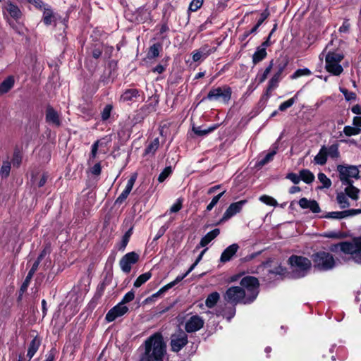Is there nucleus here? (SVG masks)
Wrapping results in <instances>:
<instances>
[{
  "mask_svg": "<svg viewBox=\"0 0 361 361\" xmlns=\"http://www.w3.org/2000/svg\"><path fill=\"white\" fill-rule=\"evenodd\" d=\"M172 173L171 166H166L159 174L158 181L159 183L164 182Z\"/></svg>",
  "mask_w": 361,
  "mask_h": 361,
  "instance_id": "42",
  "label": "nucleus"
},
{
  "mask_svg": "<svg viewBox=\"0 0 361 361\" xmlns=\"http://www.w3.org/2000/svg\"><path fill=\"white\" fill-rule=\"evenodd\" d=\"M220 299V295L218 292H212L209 294L205 300V305L208 308L214 307Z\"/></svg>",
  "mask_w": 361,
  "mask_h": 361,
  "instance_id": "28",
  "label": "nucleus"
},
{
  "mask_svg": "<svg viewBox=\"0 0 361 361\" xmlns=\"http://www.w3.org/2000/svg\"><path fill=\"white\" fill-rule=\"evenodd\" d=\"M113 106L111 104H107L104 108L103 111L101 113V117L102 121H106L109 118L111 112L112 111Z\"/></svg>",
  "mask_w": 361,
  "mask_h": 361,
  "instance_id": "46",
  "label": "nucleus"
},
{
  "mask_svg": "<svg viewBox=\"0 0 361 361\" xmlns=\"http://www.w3.org/2000/svg\"><path fill=\"white\" fill-rule=\"evenodd\" d=\"M268 16L269 13L267 10H265L264 13H261L260 18L258 19L257 24L250 30V32H255Z\"/></svg>",
  "mask_w": 361,
  "mask_h": 361,
  "instance_id": "47",
  "label": "nucleus"
},
{
  "mask_svg": "<svg viewBox=\"0 0 361 361\" xmlns=\"http://www.w3.org/2000/svg\"><path fill=\"white\" fill-rule=\"evenodd\" d=\"M46 121L56 126L61 124L59 114L51 106H48L46 110Z\"/></svg>",
  "mask_w": 361,
  "mask_h": 361,
  "instance_id": "17",
  "label": "nucleus"
},
{
  "mask_svg": "<svg viewBox=\"0 0 361 361\" xmlns=\"http://www.w3.org/2000/svg\"><path fill=\"white\" fill-rule=\"evenodd\" d=\"M353 125L357 128H360L361 133V116H355L353 119Z\"/></svg>",
  "mask_w": 361,
  "mask_h": 361,
  "instance_id": "64",
  "label": "nucleus"
},
{
  "mask_svg": "<svg viewBox=\"0 0 361 361\" xmlns=\"http://www.w3.org/2000/svg\"><path fill=\"white\" fill-rule=\"evenodd\" d=\"M22 161V155L18 149H15L13 159H12V163L14 166L19 167Z\"/></svg>",
  "mask_w": 361,
  "mask_h": 361,
  "instance_id": "41",
  "label": "nucleus"
},
{
  "mask_svg": "<svg viewBox=\"0 0 361 361\" xmlns=\"http://www.w3.org/2000/svg\"><path fill=\"white\" fill-rule=\"evenodd\" d=\"M240 286H231L224 293L223 297L228 303L250 304L257 297L259 293V281L256 277L247 276L240 282Z\"/></svg>",
  "mask_w": 361,
  "mask_h": 361,
  "instance_id": "1",
  "label": "nucleus"
},
{
  "mask_svg": "<svg viewBox=\"0 0 361 361\" xmlns=\"http://www.w3.org/2000/svg\"><path fill=\"white\" fill-rule=\"evenodd\" d=\"M311 71L308 68L298 69L293 75L291 76L292 78H297L303 75H311Z\"/></svg>",
  "mask_w": 361,
  "mask_h": 361,
  "instance_id": "49",
  "label": "nucleus"
},
{
  "mask_svg": "<svg viewBox=\"0 0 361 361\" xmlns=\"http://www.w3.org/2000/svg\"><path fill=\"white\" fill-rule=\"evenodd\" d=\"M188 339L187 334L181 329L171 334L170 342L171 350L176 353L179 352L187 345Z\"/></svg>",
  "mask_w": 361,
  "mask_h": 361,
  "instance_id": "9",
  "label": "nucleus"
},
{
  "mask_svg": "<svg viewBox=\"0 0 361 361\" xmlns=\"http://www.w3.org/2000/svg\"><path fill=\"white\" fill-rule=\"evenodd\" d=\"M343 133L348 137L357 135L360 134V128H355L354 126H346L343 128Z\"/></svg>",
  "mask_w": 361,
  "mask_h": 361,
  "instance_id": "39",
  "label": "nucleus"
},
{
  "mask_svg": "<svg viewBox=\"0 0 361 361\" xmlns=\"http://www.w3.org/2000/svg\"><path fill=\"white\" fill-rule=\"evenodd\" d=\"M286 178L292 181L294 184H298L300 181V176L294 173L287 174Z\"/></svg>",
  "mask_w": 361,
  "mask_h": 361,
  "instance_id": "57",
  "label": "nucleus"
},
{
  "mask_svg": "<svg viewBox=\"0 0 361 361\" xmlns=\"http://www.w3.org/2000/svg\"><path fill=\"white\" fill-rule=\"evenodd\" d=\"M220 233V230L219 228H215L212 231L207 233L204 236H203L200 242L199 247H203L207 245L212 240H214L216 237H217Z\"/></svg>",
  "mask_w": 361,
  "mask_h": 361,
  "instance_id": "20",
  "label": "nucleus"
},
{
  "mask_svg": "<svg viewBox=\"0 0 361 361\" xmlns=\"http://www.w3.org/2000/svg\"><path fill=\"white\" fill-rule=\"evenodd\" d=\"M350 24L348 20H345L339 28V31L343 33H348L350 30Z\"/></svg>",
  "mask_w": 361,
  "mask_h": 361,
  "instance_id": "61",
  "label": "nucleus"
},
{
  "mask_svg": "<svg viewBox=\"0 0 361 361\" xmlns=\"http://www.w3.org/2000/svg\"><path fill=\"white\" fill-rule=\"evenodd\" d=\"M288 275L286 269L281 266H279L272 270V279L274 278L276 279H282Z\"/></svg>",
  "mask_w": 361,
  "mask_h": 361,
  "instance_id": "37",
  "label": "nucleus"
},
{
  "mask_svg": "<svg viewBox=\"0 0 361 361\" xmlns=\"http://www.w3.org/2000/svg\"><path fill=\"white\" fill-rule=\"evenodd\" d=\"M30 4L34 5L37 8L44 9V7H47V5H44L42 0H26Z\"/></svg>",
  "mask_w": 361,
  "mask_h": 361,
  "instance_id": "58",
  "label": "nucleus"
},
{
  "mask_svg": "<svg viewBox=\"0 0 361 361\" xmlns=\"http://www.w3.org/2000/svg\"><path fill=\"white\" fill-rule=\"evenodd\" d=\"M159 147V140L158 137L154 139L145 148L143 155H154Z\"/></svg>",
  "mask_w": 361,
  "mask_h": 361,
  "instance_id": "29",
  "label": "nucleus"
},
{
  "mask_svg": "<svg viewBox=\"0 0 361 361\" xmlns=\"http://www.w3.org/2000/svg\"><path fill=\"white\" fill-rule=\"evenodd\" d=\"M270 159H271V152H268L264 158H262V159H259L256 162L255 167L261 168L262 166H263L264 165L267 164L269 161Z\"/></svg>",
  "mask_w": 361,
  "mask_h": 361,
  "instance_id": "51",
  "label": "nucleus"
},
{
  "mask_svg": "<svg viewBox=\"0 0 361 361\" xmlns=\"http://www.w3.org/2000/svg\"><path fill=\"white\" fill-rule=\"evenodd\" d=\"M187 276V274L185 273L182 275H178L175 280L170 282L169 283L166 284V286H163L158 292H157L155 294L153 295V297H157L158 295H160L161 294H163L164 293L166 292L168 290L178 284L179 282H180L184 278Z\"/></svg>",
  "mask_w": 361,
  "mask_h": 361,
  "instance_id": "21",
  "label": "nucleus"
},
{
  "mask_svg": "<svg viewBox=\"0 0 361 361\" xmlns=\"http://www.w3.org/2000/svg\"><path fill=\"white\" fill-rule=\"evenodd\" d=\"M54 12L49 6L44 7L43 22L46 25H50L54 21Z\"/></svg>",
  "mask_w": 361,
  "mask_h": 361,
  "instance_id": "25",
  "label": "nucleus"
},
{
  "mask_svg": "<svg viewBox=\"0 0 361 361\" xmlns=\"http://www.w3.org/2000/svg\"><path fill=\"white\" fill-rule=\"evenodd\" d=\"M339 178L343 184L348 185L353 183L352 178H359V170L356 166H338Z\"/></svg>",
  "mask_w": 361,
  "mask_h": 361,
  "instance_id": "8",
  "label": "nucleus"
},
{
  "mask_svg": "<svg viewBox=\"0 0 361 361\" xmlns=\"http://www.w3.org/2000/svg\"><path fill=\"white\" fill-rule=\"evenodd\" d=\"M294 103H295V98L294 97L290 98L288 100H287V101L283 102L282 104H281V105L279 106V109L280 111H284L286 109L290 107Z\"/></svg>",
  "mask_w": 361,
  "mask_h": 361,
  "instance_id": "54",
  "label": "nucleus"
},
{
  "mask_svg": "<svg viewBox=\"0 0 361 361\" xmlns=\"http://www.w3.org/2000/svg\"><path fill=\"white\" fill-rule=\"evenodd\" d=\"M239 246L236 243H233L226 247L221 253L220 261L223 263L227 262L237 252Z\"/></svg>",
  "mask_w": 361,
  "mask_h": 361,
  "instance_id": "18",
  "label": "nucleus"
},
{
  "mask_svg": "<svg viewBox=\"0 0 361 361\" xmlns=\"http://www.w3.org/2000/svg\"><path fill=\"white\" fill-rule=\"evenodd\" d=\"M32 277H33V275L31 274V273L27 274L25 281H23V284L21 285V287H20V290L22 292H24L27 290Z\"/></svg>",
  "mask_w": 361,
  "mask_h": 361,
  "instance_id": "56",
  "label": "nucleus"
},
{
  "mask_svg": "<svg viewBox=\"0 0 361 361\" xmlns=\"http://www.w3.org/2000/svg\"><path fill=\"white\" fill-rule=\"evenodd\" d=\"M271 91V80H269L267 87L266 89L265 92L262 94V97L260 98L259 102H258V108L260 109H263L266 104L268 102V100L269 99V92Z\"/></svg>",
  "mask_w": 361,
  "mask_h": 361,
  "instance_id": "32",
  "label": "nucleus"
},
{
  "mask_svg": "<svg viewBox=\"0 0 361 361\" xmlns=\"http://www.w3.org/2000/svg\"><path fill=\"white\" fill-rule=\"evenodd\" d=\"M168 226H162L157 231V233L156 234L155 237L154 238V240H157L159 239L161 236L164 235L166 230L168 229Z\"/></svg>",
  "mask_w": 361,
  "mask_h": 361,
  "instance_id": "63",
  "label": "nucleus"
},
{
  "mask_svg": "<svg viewBox=\"0 0 361 361\" xmlns=\"http://www.w3.org/2000/svg\"><path fill=\"white\" fill-rule=\"evenodd\" d=\"M247 203L246 200H243L236 202H233L229 205L226 212H224L222 218L218 224H221L228 220L230 218L239 213L243 207Z\"/></svg>",
  "mask_w": 361,
  "mask_h": 361,
  "instance_id": "11",
  "label": "nucleus"
},
{
  "mask_svg": "<svg viewBox=\"0 0 361 361\" xmlns=\"http://www.w3.org/2000/svg\"><path fill=\"white\" fill-rule=\"evenodd\" d=\"M298 203L300 207L309 209L313 213H319L320 212L319 204L315 200H310L303 197L299 200Z\"/></svg>",
  "mask_w": 361,
  "mask_h": 361,
  "instance_id": "19",
  "label": "nucleus"
},
{
  "mask_svg": "<svg viewBox=\"0 0 361 361\" xmlns=\"http://www.w3.org/2000/svg\"><path fill=\"white\" fill-rule=\"evenodd\" d=\"M270 72L271 63L268 65L264 70L259 71L255 77V81L257 82V84L259 85L264 82L267 79V77L269 75Z\"/></svg>",
  "mask_w": 361,
  "mask_h": 361,
  "instance_id": "31",
  "label": "nucleus"
},
{
  "mask_svg": "<svg viewBox=\"0 0 361 361\" xmlns=\"http://www.w3.org/2000/svg\"><path fill=\"white\" fill-rule=\"evenodd\" d=\"M162 49V45L160 43H155L149 47L147 57L149 59H154L159 56L160 51Z\"/></svg>",
  "mask_w": 361,
  "mask_h": 361,
  "instance_id": "26",
  "label": "nucleus"
},
{
  "mask_svg": "<svg viewBox=\"0 0 361 361\" xmlns=\"http://www.w3.org/2000/svg\"><path fill=\"white\" fill-rule=\"evenodd\" d=\"M144 351L140 361H164L166 354V345L160 332L148 337L143 343Z\"/></svg>",
  "mask_w": 361,
  "mask_h": 361,
  "instance_id": "2",
  "label": "nucleus"
},
{
  "mask_svg": "<svg viewBox=\"0 0 361 361\" xmlns=\"http://www.w3.org/2000/svg\"><path fill=\"white\" fill-rule=\"evenodd\" d=\"M182 208V201L178 199L176 202L171 207L169 212L170 213H176L179 212Z\"/></svg>",
  "mask_w": 361,
  "mask_h": 361,
  "instance_id": "55",
  "label": "nucleus"
},
{
  "mask_svg": "<svg viewBox=\"0 0 361 361\" xmlns=\"http://www.w3.org/2000/svg\"><path fill=\"white\" fill-rule=\"evenodd\" d=\"M139 96V91L137 89H128L126 90L121 97L123 102H130Z\"/></svg>",
  "mask_w": 361,
  "mask_h": 361,
  "instance_id": "30",
  "label": "nucleus"
},
{
  "mask_svg": "<svg viewBox=\"0 0 361 361\" xmlns=\"http://www.w3.org/2000/svg\"><path fill=\"white\" fill-rule=\"evenodd\" d=\"M300 180L309 184L314 180V174L307 169H303L300 171Z\"/></svg>",
  "mask_w": 361,
  "mask_h": 361,
  "instance_id": "36",
  "label": "nucleus"
},
{
  "mask_svg": "<svg viewBox=\"0 0 361 361\" xmlns=\"http://www.w3.org/2000/svg\"><path fill=\"white\" fill-rule=\"evenodd\" d=\"M193 132L198 136H204L207 135V129H202V126L192 127Z\"/></svg>",
  "mask_w": 361,
  "mask_h": 361,
  "instance_id": "59",
  "label": "nucleus"
},
{
  "mask_svg": "<svg viewBox=\"0 0 361 361\" xmlns=\"http://www.w3.org/2000/svg\"><path fill=\"white\" fill-rule=\"evenodd\" d=\"M51 252V246L49 244H47L43 250L41 251L39 255L37 258L39 261H42L47 255H49Z\"/></svg>",
  "mask_w": 361,
  "mask_h": 361,
  "instance_id": "52",
  "label": "nucleus"
},
{
  "mask_svg": "<svg viewBox=\"0 0 361 361\" xmlns=\"http://www.w3.org/2000/svg\"><path fill=\"white\" fill-rule=\"evenodd\" d=\"M318 179L323 184V188H329L331 185V180L324 173H319Z\"/></svg>",
  "mask_w": 361,
  "mask_h": 361,
  "instance_id": "44",
  "label": "nucleus"
},
{
  "mask_svg": "<svg viewBox=\"0 0 361 361\" xmlns=\"http://www.w3.org/2000/svg\"><path fill=\"white\" fill-rule=\"evenodd\" d=\"M136 178H137L136 174H134L133 176H132L130 178V179L128 180V183L126 184L125 189L123 190L124 191H126V192L130 194V192H131V190L133 189L134 183L135 182Z\"/></svg>",
  "mask_w": 361,
  "mask_h": 361,
  "instance_id": "50",
  "label": "nucleus"
},
{
  "mask_svg": "<svg viewBox=\"0 0 361 361\" xmlns=\"http://www.w3.org/2000/svg\"><path fill=\"white\" fill-rule=\"evenodd\" d=\"M226 192V191H223L222 192L219 193V195L214 196L210 203L207 206L206 211L210 212L214 207L218 203L220 198L224 195V194Z\"/></svg>",
  "mask_w": 361,
  "mask_h": 361,
  "instance_id": "43",
  "label": "nucleus"
},
{
  "mask_svg": "<svg viewBox=\"0 0 361 361\" xmlns=\"http://www.w3.org/2000/svg\"><path fill=\"white\" fill-rule=\"evenodd\" d=\"M6 9L9 15L14 19L18 20L21 18L22 13L18 6L9 2L6 6Z\"/></svg>",
  "mask_w": 361,
  "mask_h": 361,
  "instance_id": "24",
  "label": "nucleus"
},
{
  "mask_svg": "<svg viewBox=\"0 0 361 361\" xmlns=\"http://www.w3.org/2000/svg\"><path fill=\"white\" fill-rule=\"evenodd\" d=\"M361 214V209H352L344 211H336L326 213L323 217L326 219H343Z\"/></svg>",
  "mask_w": 361,
  "mask_h": 361,
  "instance_id": "12",
  "label": "nucleus"
},
{
  "mask_svg": "<svg viewBox=\"0 0 361 361\" xmlns=\"http://www.w3.org/2000/svg\"><path fill=\"white\" fill-rule=\"evenodd\" d=\"M271 39V32L267 35V40L264 41L260 46L257 48L256 51L252 55V62L257 64L262 61L267 55V47L269 45V40Z\"/></svg>",
  "mask_w": 361,
  "mask_h": 361,
  "instance_id": "14",
  "label": "nucleus"
},
{
  "mask_svg": "<svg viewBox=\"0 0 361 361\" xmlns=\"http://www.w3.org/2000/svg\"><path fill=\"white\" fill-rule=\"evenodd\" d=\"M326 154L331 159H337L339 157L338 145L334 144L330 146H326Z\"/></svg>",
  "mask_w": 361,
  "mask_h": 361,
  "instance_id": "33",
  "label": "nucleus"
},
{
  "mask_svg": "<svg viewBox=\"0 0 361 361\" xmlns=\"http://www.w3.org/2000/svg\"><path fill=\"white\" fill-rule=\"evenodd\" d=\"M134 298H135L134 291L133 290H130V291H129V292H128L127 293L125 294V295L123 296L121 303L124 305L126 303L131 302L132 300H133Z\"/></svg>",
  "mask_w": 361,
  "mask_h": 361,
  "instance_id": "53",
  "label": "nucleus"
},
{
  "mask_svg": "<svg viewBox=\"0 0 361 361\" xmlns=\"http://www.w3.org/2000/svg\"><path fill=\"white\" fill-rule=\"evenodd\" d=\"M56 353V348H52L46 355V359L44 361H54Z\"/></svg>",
  "mask_w": 361,
  "mask_h": 361,
  "instance_id": "60",
  "label": "nucleus"
},
{
  "mask_svg": "<svg viewBox=\"0 0 361 361\" xmlns=\"http://www.w3.org/2000/svg\"><path fill=\"white\" fill-rule=\"evenodd\" d=\"M11 171V162L9 161H4L1 170L0 176L2 178H7L9 176Z\"/></svg>",
  "mask_w": 361,
  "mask_h": 361,
  "instance_id": "40",
  "label": "nucleus"
},
{
  "mask_svg": "<svg viewBox=\"0 0 361 361\" xmlns=\"http://www.w3.org/2000/svg\"><path fill=\"white\" fill-rule=\"evenodd\" d=\"M213 51H214V50L210 49L208 45H205L192 53V61L194 62H197L201 60H204Z\"/></svg>",
  "mask_w": 361,
  "mask_h": 361,
  "instance_id": "16",
  "label": "nucleus"
},
{
  "mask_svg": "<svg viewBox=\"0 0 361 361\" xmlns=\"http://www.w3.org/2000/svg\"><path fill=\"white\" fill-rule=\"evenodd\" d=\"M152 276L150 272H146L140 275L134 282V287L139 288L145 282H147Z\"/></svg>",
  "mask_w": 361,
  "mask_h": 361,
  "instance_id": "38",
  "label": "nucleus"
},
{
  "mask_svg": "<svg viewBox=\"0 0 361 361\" xmlns=\"http://www.w3.org/2000/svg\"><path fill=\"white\" fill-rule=\"evenodd\" d=\"M331 46L332 42L327 44L322 54H325V67L326 71L334 75H339L343 71V68L340 63L343 59L344 55L339 50L334 51Z\"/></svg>",
  "mask_w": 361,
  "mask_h": 361,
  "instance_id": "3",
  "label": "nucleus"
},
{
  "mask_svg": "<svg viewBox=\"0 0 361 361\" xmlns=\"http://www.w3.org/2000/svg\"><path fill=\"white\" fill-rule=\"evenodd\" d=\"M204 2V0H192L190 2L188 10L191 12H195L201 8Z\"/></svg>",
  "mask_w": 361,
  "mask_h": 361,
  "instance_id": "45",
  "label": "nucleus"
},
{
  "mask_svg": "<svg viewBox=\"0 0 361 361\" xmlns=\"http://www.w3.org/2000/svg\"><path fill=\"white\" fill-rule=\"evenodd\" d=\"M204 319L199 315L190 317L185 322V329L188 333L196 332L204 326Z\"/></svg>",
  "mask_w": 361,
  "mask_h": 361,
  "instance_id": "13",
  "label": "nucleus"
},
{
  "mask_svg": "<svg viewBox=\"0 0 361 361\" xmlns=\"http://www.w3.org/2000/svg\"><path fill=\"white\" fill-rule=\"evenodd\" d=\"M312 259L314 267L322 271L332 269L336 264L332 255L325 251H319L313 254Z\"/></svg>",
  "mask_w": 361,
  "mask_h": 361,
  "instance_id": "7",
  "label": "nucleus"
},
{
  "mask_svg": "<svg viewBox=\"0 0 361 361\" xmlns=\"http://www.w3.org/2000/svg\"><path fill=\"white\" fill-rule=\"evenodd\" d=\"M102 171V166L100 163L95 164L90 169V172L95 176L100 175Z\"/></svg>",
  "mask_w": 361,
  "mask_h": 361,
  "instance_id": "62",
  "label": "nucleus"
},
{
  "mask_svg": "<svg viewBox=\"0 0 361 361\" xmlns=\"http://www.w3.org/2000/svg\"><path fill=\"white\" fill-rule=\"evenodd\" d=\"M326 146L323 145L322 146L321 149H319V152L318 154L314 157V163L323 166L324 165L327 161V156L326 154Z\"/></svg>",
  "mask_w": 361,
  "mask_h": 361,
  "instance_id": "27",
  "label": "nucleus"
},
{
  "mask_svg": "<svg viewBox=\"0 0 361 361\" xmlns=\"http://www.w3.org/2000/svg\"><path fill=\"white\" fill-rule=\"evenodd\" d=\"M338 247L343 252L351 255L353 259L356 263L361 264V238H355L352 242H343L333 245L331 250L336 251Z\"/></svg>",
  "mask_w": 361,
  "mask_h": 361,
  "instance_id": "5",
  "label": "nucleus"
},
{
  "mask_svg": "<svg viewBox=\"0 0 361 361\" xmlns=\"http://www.w3.org/2000/svg\"><path fill=\"white\" fill-rule=\"evenodd\" d=\"M41 344V339L35 336L30 342L29 345V348L27 350V356L30 360L36 353V352L38 350L39 346Z\"/></svg>",
  "mask_w": 361,
  "mask_h": 361,
  "instance_id": "23",
  "label": "nucleus"
},
{
  "mask_svg": "<svg viewBox=\"0 0 361 361\" xmlns=\"http://www.w3.org/2000/svg\"><path fill=\"white\" fill-rule=\"evenodd\" d=\"M340 91L343 94L347 101H352L356 99V94L353 92H349L345 88L340 87Z\"/></svg>",
  "mask_w": 361,
  "mask_h": 361,
  "instance_id": "48",
  "label": "nucleus"
},
{
  "mask_svg": "<svg viewBox=\"0 0 361 361\" xmlns=\"http://www.w3.org/2000/svg\"><path fill=\"white\" fill-rule=\"evenodd\" d=\"M128 311V308L120 302L107 312L105 316V319L108 322H111L116 318L124 315Z\"/></svg>",
  "mask_w": 361,
  "mask_h": 361,
  "instance_id": "15",
  "label": "nucleus"
},
{
  "mask_svg": "<svg viewBox=\"0 0 361 361\" xmlns=\"http://www.w3.org/2000/svg\"><path fill=\"white\" fill-rule=\"evenodd\" d=\"M337 202L342 209L347 208L350 206L348 202V196L345 193H338L336 197Z\"/></svg>",
  "mask_w": 361,
  "mask_h": 361,
  "instance_id": "34",
  "label": "nucleus"
},
{
  "mask_svg": "<svg viewBox=\"0 0 361 361\" xmlns=\"http://www.w3.org/2000/svg\"><path fill=\"white\" fill-rule=\"evenodd\" d=\"M139 258V255L135 252H130L126 254L119 262L121 269L124 273L129 274L131 271L132 265L136 264Z\"/></svg>",
  "mask_w": 361,
  "mask_h": 361,
  "instance_id": "10",
  "label": "nucleus"
},
{
  "mask_svg": "<svg viewBox=\"0 0 361 361\" xmlns=\"http://www.w3.org/2000/svg\"><path fill=\"white\" fill-rule=\"evenodd\" d=\"M345 193L352 200H357L358 199L359 190L354 187L352 183L348 184L345 188Z\"/></svg>",
  "mask_w": 361,
  "mask_h": 361,
  "instance_id": "35",
  "label": "nucleus"
},
{
  "mask_svg": "<svg viewBox=\"0 0 361 361\" xmlns=\"http://www.w3.org/2000/svg\"><path fill=\"white\" fill-rule=\"evenodd\" d=\"M15 83V79L13 75L7 77L0 84V94H6L9 92L13 87Z\"/></svg>",
  "mask_w": 361,
  "mask_h": 361,
  "instance_id": "22",
  "label": "nucleus"
},
{
  "mask_svg": "<svg viewBox=\"0 0 361 361\" xmlns=\"http://www.w3.org/2000/svg\"><path fill=\"white\" fill-rule=\"evenodd\" d=\"M288 262L290 267V275L293 279L306 276L312 266L311 261L302 256L293 255L289 258Z\"/></svg>",
  "mask_w": 361,
  "mask_h": 361,
  "instance_id": "4",
  "label": "nucleus"
},
{
  "mask_svg": "<svg viewBox=\"0 0 361 361\" xmlns=\"http://www.w3.org/2000/svg\"><path fill=\"white\" fill-rule=\"evenodd\" d=\"M232 89L227 85L218 87H212L206 97H204L200 102L206 100L219 101L221 100L224 104H228L231 99Z\"/></svg>",
  "mask_w": 361,
  "mask_h": 361,
  "instance_id": "6",
  "label": "nucleus"
}]
</instances>
